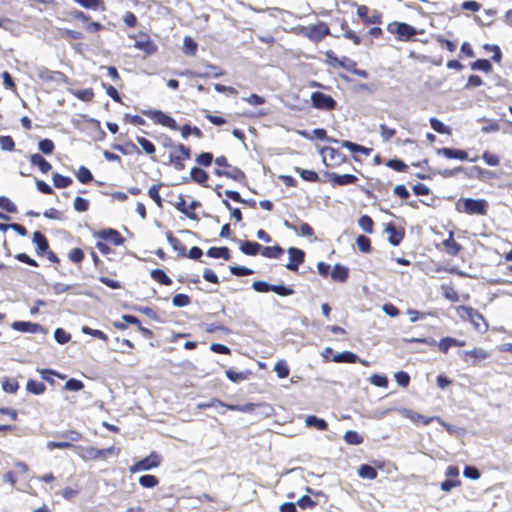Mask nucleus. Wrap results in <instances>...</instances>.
Masks as SVG:
<instances>
[{"label":"nucleus","mask_w":512,"mask_h":512,"mask_svg":"<svg viewBox=\"0 0 512 512\" xmlns=\"http://www.w3.org/2000/svg\"><path fill=\"white\" fill-rule=\"evenodd\" d=\"M388 30L391 33L397 34L402 40H409L416 35V29L404 22H394L388 25Z\"/></svg>","instance_id":"obj_1"},{"label":"nucleus","mask_w":512,"mask_h":512,"mask_svg":"<svg viewBox=\"0 0 512 512\" xmlns=\"http://www.w3.org/2000/svg\"><path fill=\"white\" fill-rule=\"evenodd\" d=\"M311 101L313 106L317 109L333 110L336 106V101L330 95L319 91L311 94Z\"/></svg>","instance_id":"obj_2"},{"label":"nucleus","mask_w":512,"mask_h":512,"mask_svg":"<svg viewBox=\"0 0 512 512\" xmlns=\"http://www.w3.org/2000/svg\"><path fill=\"white\" fill-rule=\"evenodd\" d=\"M160 463L161 457L157 453L152 452L148 457L136 462L130 467V472L150 470L158 467Z\"/></svg>","instance_id":"obj_3"},{"label":"nucleus","mask_w":512,"mask_h":512,"mask_svg":"<svg viewBox=\"0 0 512 512\" xmlns=\"http://www.w3.org/2000/svg\"><path fill=\"white\" fill-rule=\"evenodd\" d=\"M464 211L468 214L485 215L487 213V202L483 199L467 198L464 201Z\"/></svg>","instance_id":"obj_4"},{"label":"nucleus","mask_w":512,"mask_h":512,"mask_svg":"<svg viewBox=\"0 0 512 512\" xmlns=\"http://www.w3.org/2000/svg\"><path fill=\"white\" fill-rule=\"evenodd\" d=\"M116 449L114 447H109L106 449H97L94 447H88L84 449V454L82 457L84 459L96 460V459H106L108 456L116 455Z\"/></svg>","instance_id":"obj_5"},{"label":"nucleus","mask_w":512,"mask_h":512,"mask_svg":"<svg viewBox=\"0 0 512 512\" xmlns=\"http://www.w3.org/2000/svg\"><path fill=\"white\" fill-rule=\"evenodd\" d=\"M397 411L403 417L410 419L414 423H422L424 425H429L433 420H437L443 424L442 420L439 417H426L406 408H400Z\"/></svg>","instance_id":"obj_6"},{"label":"nucleus","mask_w":512,"mask_h":512,"mask_svg":"<svg viewBox=\"0 0 512 512\" xmlns=\"http://www.w3.org/2000/svg\"><path fill=\"white\" fill-rule=\"evenodd\" d=\"M288 254L290 257V262L285 265L288 270L297 271L299 264L304 261L305 253L303 250L290 247L288 249Z\"/></svg>","instance_id":"obj_7"},{"label":"nucleus","mask_w":512,"mask_h":512,"mask_svg":"<svg viewBox=\"0 0 512 512\" xmlns=\"http://www.w3.org/2000/svg\"><path fill=\"white\" fill-rule=\"evenodd\" d=\"M152 119L163 126H166L172 130H178L176 121L169 115L165 114L160 110H154L151 112Z\"/></svg>","instance_id":"obj_8"},{"label":"nucleus","mask_w":512,"mask_h":512,"mask_svg":"<svg viewBox=\"0 0 512 512\" xmlns=\"http://www.w3.org/2000/svg\"><path fill=\"white\" fill-rule=\"evenodd\" d=\"M134 48L143 52V55H150L155 52L156 46L150 41L149 36L141 35L140 38L134 39Z\"/></svg>","instance_id":"obj_9"},{"label":"nucleus","mask_w":512,"mask_h":512,"mask_svg":"<svg viewBox=\"0 0 512 512\" xmlns=\"http://www.w3.org/2000/svg\"><path fill=\"white\" fill-rule=\"evenodd\" d=\"M96 237L105 240L113 245H119L124 241L120 234L113 229H104L95 234Z\"/></svg>","instance_id":"obj_10"},{"label":"nucleus","mask_w":512,"mask_h":512,"mask_svg":"<svg viewBox=\"0 0 512 512\" xmlns=\"http://www.w3.org/2000/svg\"><path fill=\"white\" fill-rule=\"evenodd\" d=\"M466 312H467V315H468L471 323L474 325V327L477 330L485 331L487 329V324L484 321V317L480 313H478L477 311H475L472 308H467Z\"/></svg>","instance_id":"obj_11"},{"label":"nucleus","mask_w":512,"mask_h":512,"mask_svg":"<svg viewBox=\"0 0 512 512\" xmlns=\"http://www.w3.org/2000/svg\"><path fill=\"white\" fill-rule=\"evenodd\" d=\"M437 154L443 155L449 159L467 160L468 153L464 150H457L451 148H440L437 150Z\"/></svg>","instance_id":"obj_12"},{"label":"nucleus","mask_w":512,"mask_h":512,"mask_svg":"<svg viewBox=\"0 0 512 512\" xmlns=\"http://www.w3.org/2000/svg\"><path fill=\"white\" fill-rule=\"evenodd\" d=\"M454 233L452 231L449 232V237L442 242V245L446 251L451 256H456L460 250L462 249L461 245L458 244L454 238Z\"/></svg>","instance_id":"obj_13"},{"label":"nucleus","mask_w":512,"mask_h":512,"mask_svg":"<svg viewBox=\"0 0 512 512\" xmlns=\"http://www.w3.org/2000/svg\"><path fill=\"white\" fill-rule=\"evenodd\" d=\"M438 348L441 352L447 353L448 350L453 346H465L466 342L464 340H458L452 337L442 338L438 343Z\"/></svg>","instance_id":"obj_14"},{"label":"nucleus","mask_w":512,"mask_h":512,"mask_svg":"<svg viewBox=\"0 0 512 512\" xmlns=\"http://www.w3.org/2000/svg\"><path fill=\"white\" fill-rule=\"evenodd\" d=\"M32 242L36 245V252L38 255H43L48 250V241L41 232H34Z\"/></svg>","instance_id":"obj_15"},{"label":"nucleus","mask_w":512,"mask_h":512,"mask_svg":"<svg viewBox=\"0 0 512 512\" xmlns=\"http://www.w3.org/2000/svg\"><path fill=\"white\" fill-rule=\"evenodd\" d=\"M330 179L332 182L336 185L344 186L355 183L358 178L355 175L352 174H337V173H331Z\"/></svg>","instance_id":"obj_16"},{"label":"nucleus","mask_w":512,"mask_h":512,"mask_svg":"<svg viewBox=\"0 0 512 512\" xmlns=\"http://www.w3.org/2000/svg\"><path fill=\"white\" fill-rule=\"evenodd\" d=\"M340 144H341V147L348 149L351 153H362L365 156H369L372 151L371 148H367V147H364L362 145H359V144H356V143H353V142H350L347 140L341 141Z\"/></svg>","instance_id":"obj_17"},{"label":"nucleus","mask_w":512,"mask_h":512,"mask_svg":"<svg viewBox=\"0 0 512 512\" xmlns=\"http://www.w3.org/2000/svg\"><path fill=\"white\" fill-rule=\"evenodd\" d=\"M305 424L307 427H312L321 431L326 430L328 428V424L324 419L318 418L314 415L307 416L305 418Z\"/></svg>","instance_id":"obj_18"},{"label":"nucleus","mask_w":512,"mask_h":512,"mask_svg":"<svg viewBox=\"0 0 512 512\" xmlns=\"http://www.w3.org/2000/svg\"><path fill=\"white\" fill-rule=\"evenodd\" d=\"M12 327L15 329V330H18V331H22V332H31V333H35L37 332L39 329H41V326L39 324H36V323H31V322H24V321H17V322H14L12 324Z\"/></svg>","instance_id":"obj_19"},{"label":"nucleus","mask_w":512,"mask_h":512,"mask_svg":"<svg viewBox=\"0 0 512 512\" xmlns=\"http://www.w3.org/2000/svg\"><path fill=\"white\" fill-rule=\"evenodd\" d=\"M385 232L388 234V240L393 246L399 245L403 239V234L398 232L392 224L386 226Z\"/></svg>","instance_id":"obj_20"},{"label":"nucleus","mask_w":512,"mask_h":512,"mask_svg":"<svg viewBox=\"0 0 512 512\" xmlns=\"http://www.w3.org/2000/svg\"><path fill=\"white\" fill-rule=\"evenodd\" d=\"M30 162L32 165L38 166L42 173H47L51 169V164L46 161L40 154H32L30 156Z\"/></svg>","instance_id":"obj_21"},{"label":"nucleus","mask_w":512,"mask_h":512,"mask_svg":"<svg viewBox=\"0 0 512 512\" xmlns=\"http://www.w3.org/2000/svg\"><path fill=\"white\" fill-rule=\"evenodd\" d=\"M331 278L335 281L345 282L348 278V268L336 264L331 272Z\"/></svg>","instance_id":"obj_22"},{"label":"nucleus","mask_w":512,"mask_h":512,"mask_svg":"<svg viewBox=\"0 0 512 512\" xmlns=\"http://www.w3.org/2000/svg\"><path fill=\"white\" fill-rule=\"evenodd\" d=\"M261 249L262 246L259 243L251 241H244L240 246V250L247 255H256Z\"/></svg>","instance_id":"obj_23"},{"label":"nucleus","mask_w":512,"mask_h":512,"mask_svg":"<svg viewBox=\"0 0 512 512\" xmlns=\"http://www.w3.org/2000/svg\"><path fill=\"white\" fill-rule=\"evenodd\" d=\"M333 361L336 363H355L358 361V356L350 351H344L336 354Z\"/></svg>","instance_id":"obj_24"},{"label":"nucleus","mask_w":512,"mask_h":512,"mask_svg":"<svg viewBox=\"0 0 512 512\" xmlns=\"http://www.w3.org/2000/svg\"><path fill=\"white\" fill-rule=\"evenodd\" d=\"M460 356L461 357H467V356L472 357L474 359V364H475L476 361L486 359L488 357V353L481 348H475L470 351L460 352Z\"/></svg>","instance_id":"obj_25"},{"label":"nucleus","mask_w":512,"mask_h":512,"mask_svg":"<svg viewBox=\"0 0 512 512\" xmlns=\"http://www.w3.org/2000/svg\"><path fill=\"white\" fill-rule=\"evenodd\" d=\"M377 474V470L368 464H363L358 469V475L361 478L373 480L377 477Z\"/></svg>","instance_id":"obj_26"},{"label":"nucleus","mask_w":512,"mask_h":512,"mask_svg":"<svg viewBox=\"0 0 512 512\" xmlns=\"http://www.w3.org/2000/svg\"><path fill=\"white\" fill-rule=\"evenodd\" d=\"M284 250L282 247H280L279 245H275L273 247H264L261 249V254L264 256V257H267V258H273V259H277L279 258L282 254H283Z\"/></svg>","instance_id":"obj_27"},{"label":"nucleus","mask_w":512,"mask_h":512,"mask_svg":"<svg viewBox=\"0 0 512 512\" xmlns=\"http://www.w3.org/2000/svg\"><path fill=\"white\" fill-rule=\"evenodd\" d=\"M207 255L212 258H223L225 260L230 258L229 249L226 247H211L207 251Z\"/></svg>","instance_id":"obj_28"},{"label":"nucleus","mask_w":512,"mask_h":512,"mask_svg":"<svg viewBox=\"0 0 512 512\" xmlns=\"http://www.w3.org/2000/svg\"><path fill=\"white\" fill-rule=\"evenodd\" d=\"M190 178L198 184H203L208 179V174L199 167H193L190 171Z\"/></svg>","instance_id":"obj_29"},{"label":"nucleus","mask_w":512,"mask_h":512,"mask_svg":"<svg viewBox=\"0 0 512 512\" xmlns=\"http://www.w3.org/2000/svg\"><path fill=\"white\" fill-rule=\"evenodd\" d=\"M26 389L32 394L41 395L45 392L46 387L42 382L30 379L26 384Z\"/></svg>","instance_id":"obj_30"},{"label":"nucleus","mask_w":512,"mask_h":512,"mask_svg":"<svg viewBox=\"0 0 512 512\" xmlns=\"http://www.w3.org/2000/svg\"><path fill=\"white\" fill-rule=\"evenodd\" d=\"M210 407H216L218 405L220 406H224L226 407L227 409L229 410H232V411H241V412H247L249 410H251V405H245V406H240V405H227V404H224L223 402L219 401V400H213L209 403Z\"/></svg>","instance_id":"obj_31"},{"label":"nucleus","mask_w":512,"mask_h":512,"mask_svg":"<svg viewBox=\"0 0 512 512\" xmlns=\"http://www.w3.org/2000/svg\"><path fill=\"white\" fill-rule=\"evenodd\" d=\"M344 440L351 445H359L364 441V438L356 431L348 430L344 435Z\"/></svg>","instance_id":"obj_32"},{"label":"nucleus","mask_w":512,"mask_h":512,"mask_svg":"<svg viewBox=\"0 0 512 512\" xmlns=\"http://www.w3.org/2000/svg\"><path fill=\"white\" fill-rule=\"evenodd\" d=\"M151 277L163 284V285H170L172 283V280L166 275V273L161 269H154L151 272Z\"/></svg>","instance_id":"obj_33"},{"label":"nucleus","mask_w":512,"mask_h":512,"mask_svg":"<svg viewBox=\"0 0 512 512\" xmlns=\"http://www.w3.org/2000/svg\"><path fill=\"white\" fill-rule=\"evenodd\" d=\"M224 176L234 179V180H241L244 178V173L237 167H233L229 165L226 169L223 170Z\"/></svg>","instance_id":"obj_34"},{"label":"nucleus","mask_w":512,"mask_h":512,"mask_svg":"<svg viewBox=\"0 0 512 512\" xmlns=\"http://www.w3.org/2000/svg\"><path fill=\"white\" fill-rule=\"evenodd\" d=\"M72 183V179L59 173L53 175V184L57 188H66Z\"/></svg>","instance_id":"obj_35"},{"label":"nucleus","mask_w":512,"mask_h":512,"mask_svg":"<svg viewBox=\"0 0 512 512\" xmlns=\"http://www.w3.org/2000/svg\"><path fill=\"white\" fill-rule=\"evenodd\" d=\"M169 163L172 164L178 171L185 168L184 159L178 155L176 151H171L169 153Z\"/></svg>","instance_id":"obj_36"},{"label":"nucleus","mask_w":512,"mask_h":512,"mask_svg":"<svg viewBox=\"0 0 512 512\" xmlns=\"http://www.w3.org/2000/svg\"><path fill=\"white\" fill-rule=\"evenodd\" d=\"M136 140L146 154L152 155L155 152V146L150 140L144 137H136Z\"/></svg>","instance_id":"obj_37"},{"label":"nucleus","mask_w":512,"mask_h":512,"mask_svg":"<svg viewBox=\"0 0 512 512\" xmlns=\"http://www.w3.org/2000/svg\"><path fill=\"white\" fill-rule=\"evenodd\" d=\"M359 227L366 233L373 232V220L368 215H363L358 220Z\"/></svg>","instance_id":"obj_38"},{"label":"nucleus","mask_w":512,"mask_h":512,"mask_svg":"<svg viewBox=\"0 0 512 512\" xmlns=\"http://www.w3.org/2000/svg\"><path fill=\"white\" fill-rule=\"evenodd\" d=\"M76 177L77 179L83 183V184H86L88 182H90L93 178L92 176V173L90 172V170L84 166H81L77 173H76Z\"/></svg>","instance_id":"obj_39"},{"label":"nucleus","mask_w":512,"mask_h":512,"mask_svg":"<svg viewBox=\"0 0 512 512\" xmlns=\"http://www.w3.org/2000/svg\"><path fill=\"white\" fill-rule=\"evenodd\" d=\"M471 67L473 70H479V71H483L486 73H488L492 70V65H491L490 61L487 59H479V60L475 61L474 63H472Z\"/></svg>","instance_id":"obj_40"},{"label":"nucleus","mask_w":512,"mask_h":512,"mask_svg":"<svg viewBox=\"0 0 512 512\" xmlns=\"http://www.w3.org/2000/svg\"><path fill=\"white\" fill-rule=\"evenodd\" d=\"M181 134L184 139H187L190 134L195 135L197 138L203 137V133L198 127H191L190 125H184L181 129Z\"/></svg>","instance_id":"obj_41"},{"label":"nucleus","mask_w":512,"mask_h":512,"mask_svg":"<svg viewBox=\"0 0 512 512\" xmlns=\"http://www.w3.org/2000/svg\"><path fill=\"white\" fill-rule=\"evenodd\" d=\"M139 483L142 487L153 488L159 483V480L153 475H143L139 478Z\"/></svg>","instance_id":"obj_42"},{"label":"nucleus","mask_w":512,"mask_h":512,"mask_svg":"<svg viewBox=\"0 0 512 512\" xmlns=\"http://www.w3.org/2000/svg\"><path fill=\"white\" fill-rule=\"evenodd\" d=\"M0 208L8 213H15L17 211L16 205L6 196H0Z\"/></svg>","instance_id":"obj_43"},{"label":"nucleus","mask_w":512,"mask_h":512,"mask_svg":"<svg viewBox=\"0 0 512 512\" xmlns=\"http://www.w3.org/2000/svg\"><path fill=\"white\" fill-rule=\"evenodd\" d=\"M279 378H286L289 375V367L284 360H279L274 367Z\"/></svg>","instance_id":"obj_44"},{"label":"nucleus","mask_w":512,"mask_h":512,"mask_svg":"<svg viewBox=\"0 0 512 512\" xmlns=\"http://www.w3.org/2000/svg\"><path fill=\"white\" fill-rule=\"evenodd\" d=\"M2 388L7 393H15L19 388V384L15 379L6 378L2 382Z\"/></svg>","instance_id":"obj_45"},{"label":"nucleus","mask_w":512,"mask_h":512,"mask_svg":"<svg viewBox=\"0 0 512 512\" xmlns=\"http://www.w3.org/2000/svg\"><path fill=\"white\" fill-rule=\"evenodd\" d=\"M296 170L300 173V176L303 180L309 182H316L318 180V174L313 170H306L300 168H296Z\"/></svg>","instance_id":"obj_46"},{"label":"nucleus","mask_w":512,"mask_h":512,"mask_svg":"<svg viewBox=\"0 0 512 512\" xmlns=\"http://www.w3.org/2000/svg\"><path fill=\"white\" fill-rule=\"evenodd\" d=\"M74 209L78 212H85L89 208V201L85 198L77 196L73 203Z\"/></svg>","instance_id":"obj_47"},{"label":"nucleus","mask_w":512,"mask_h":512,"mask_svg":"<svg viewBox=\"0 0 512 512\" xmlns=\"http://www.w3.org/2000/svg\"><path fill=\"white\" fill-rule=\"evenodd\" d=\"M39 150L44 154H51L54 150V143L50 139H43L38 143Z\"/></svg>","instance_id":"obj_48"},{"label":"nucleus","mask_w":512,"mask_h":512,"mask_svg":"<svg viewBox=\"0 0 512 512\" xmlns=\"http://www.w3.org/2000/svg\"><path fill=\"white\" fill-rule=\"evenodd\" d=\"M356 244L360 251H362V252L370 251V247H371L370 239L367 238L366 236H364V235L358 236L356 239Z\"/></svg>","instance_id":"obj_49"},{"label":"nucleus","mask_w":512,"mask_h":512,"mask_svg":"<svg viewBox=\"0 0 512 512\" xmlns=\"http://www.w3.org/2000/svg\"><path fill=\"white\" fill-rule=\"evenodd\" d=\"M54 338L59 344H65L70 340V334L62 328H57L54 331Z\"/></svg>","instance_id":"obj_50"},{"label":"nucleus","mask_w":512,"mask_h":512,"mask_svg":"<svg viewBox=\"0 0 512 512\" xmlns=\"http://www.w3.org/2000/svg\"><path fill=\"white\" fill-rule=\"evenodd\" d=\"M197 50V43L190 37L184 38V52L189 55H194Z\"/></svg>","instance_id":"obj_51"},{"label":"nucleus","mask_w":512,"mask_h":512,"mask_svg":"<svg viewBox=\"0 0 512 512\" xmlns=\"http://www.w3.org/2000/svg\"><path fill=\"white\" fill-rule=\"evenodd\" d=\"M0 146L2 150L13 151L15 143L12 137L10 136H0Z\"/></svg>","instance_id":"obj_52"},{"label":"nucleus","mask_w":512,"mask_h":512,"mask_svg":"<svg viewBox=\"0 0 512 512\" xmlns=\"http://www.w3.org/2000/svg\"><path fill=\"white\" fill-rule=\"evenodd\" d=\"M172 303L176 307H185L190 303V298L185 294H176L172 299Z\"/></svg>","instance_id":"obj_53"},{"label":"nucleus","mask_w":512,"mask_h":512,"mask_svg":"<svg viewBox=\"0 0 512 512\" xmlns=\"http://www.w3.org/2000/svg\"><path fill=\"white\" fill-rule=\"evenodd\" d=\"M379 129H380V135H381L383 141H385V142L389 141L396 133L395 129L389 128L385 124H381Z\"/></svg>","instance_id":"obj_54"},{"label":"nucleus","mask_w":512,"mask_h":512,"mask_svg":"<svg viewBox=\"0 0 512 512\" xmlns=\"http://www.w3.org/2000/svg\"><path fill=\"white\" fill-rule=\"evenodd\" d=\"M167 240L174 250L184 253L185 247L182 245L181 241L174 237L170 232L167 233Z\"/></svg>","instance_id":"obj_55"},{"label":"nucleus","mask_w":512,"mask_h":512,"mask_svg":"<svg viewBox=\"0 0 512 512\" xmlns=\"http://www.w3.org/2000/svg\"><path fill=\"white\" fill-rule=\"evenodd\" d=\"M271 291L280 296H289L294 293V290L284 285H272Z\"/></svg>","instance_id":"obj_56"},{"label":"nucleus","mask_w":512,"mask_h":512,"mask_svg":"<svg viewBox=\"0 0 512 512\" xmlns=\"http://www.w3.org/2000/svg\"><path fill=\"white\" fill-rule=\"evenodd\" d=\"M175 207H176L177 210H179L180 212L184 213L190 219H196L197 218L195 213H191V212L188 211V207L186 206V201L183 198H180L179 202H177L175 204Z\"/></svg>","instance_id":"obj_57"},{"label":"nucleus","mask_w":512,"mask_h":512,"mask_svg":"<svg viewBox=\"0 0 512 512\" xmlns=\"http://www.w3.org/2000/svg\"><path fill=\"white\" fill-rule=\"evenodd\" d=\"M60 35L62 38L70 40H78L81 38V33L79 31L70 29H60Z\"/></svg>","instance_id":"obj_58"},{"label":"nucleus","mask_w":512,"mask_h":512,"mask_svg":"<svg viewBox=\"0 0 512 512\" xmlns=\"http://www.w3.org/2000/svg\"><path fill=\"white\" fill-rule=\"evenodd\" d=\"M84 384L77 379L71 378L65 384V389L69 391H79L83 389Z\"/></svg>","instance_id":"obj_59"},{"label":"nucleus","mask_w":512,"mask_h":512,"mask_svg":"<svg viewBox=\"0 0 512 512\" xmlns=\"http://www.w3.org/2000/svg\"><path fill=\"white\" fill-rule=\"evenodd\" d=\"M230 271L236 276H247L253 273V270L244 266H230Z\"/></svg>","instance_id":"obj_60"},{"label":"nucleus","mask_w":512,"mask_h":512,"mask_svg":"<svg viewBox=\"0 0 512 512\" xmlns=\"http://www.w3.org/2000/svg\"><path fill=\"white\" fill-rule=\"evenodd\" d=\"M370 382H371L373 385L377 386V387H383V388H385V387H387V385H388V380H387V378H386L385 376H383V375H379V374H374V375H372V376H371V378H370Z\"/></svg>","instance_id":"obj_61"},{"label":"nucleus","mask_w":512,"mask_h":512,"mask_svg":"<svg viewBox=\"0 0 512 512\" xmlns=\"http://www.w3.org/2000/svg\"><path fill=\"white\" fill-rule=\"evenodd\" d=\"M68 258L74 263H80L84 258V253L80 248H74L69 252Z\"/></svg>","instance_id":"obj_62"},{"label":"nucleus","mask_w":512,"mask_h":512,"mask_svg":"<svg viewBox=\"0 0 512 512\" xmlns=\"http://www.w3.org/2000/svg\"><path fill=\"white\" fill-rule=\"evenodd\" d=\"M196 161L200 165L210 166L213 161V155L209 152H203L196 158Z\"/></svg>","instance_id":"obj_63"},{"label":"nucleus","mask_w":512,"mask_h":512,"mask_svg":"<svg viewBox=\"0 0 512 512\" xmlns=\"http://www.w3.org/2000/svg\"><path fill=\"white\" fill-rule=\"evenodd\" d=\"M482 158L489 166H497L500 162L499 157L490 152H484Z\"/></svg>","instance_id":"obj_64"}]
</instances>
